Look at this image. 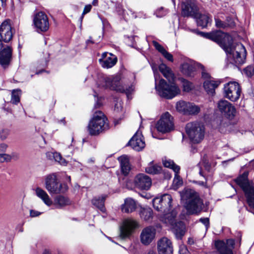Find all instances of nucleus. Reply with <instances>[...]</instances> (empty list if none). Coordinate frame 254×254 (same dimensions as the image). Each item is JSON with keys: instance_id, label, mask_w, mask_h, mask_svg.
<instances>
[{"instance_id": "nucleus-55", "label": "nucleus", "mask_w": 254, "mask_h": 254, "mask_svg": "<svg viewBox=\"0 0 254 254\" xmlns=\"http://www.w3.org/2000/svg\"><path fill=\"white\" fill-rule=\"evenodd\" d=\"M98 0H93L92 1V4L94 6H96L98 5Z\"/></svg>"}, {"instance_id": "nucleus-59", "label": "nucleus", "mask_w": 254, "mask_h": 254, "mask_svg": "<svg viewBox=\"0 0 254 254\" xmlns=\"http://www.w3.org/2000/svg\"><path fill=\"white\" fill-rule=\"evenodd\" d=\"M147 254H156V253L153 251H150Z\"/></svg>"}, {"instance_id": "nucleus-7", "label": "nucleus", "mask_w": 254, "mask_h": 254, "mask_svg": "<svg viewBox=\"0 0 254 254\" xmlns=\"http://www.w3.org/2000/svg\"><path fill=\"white\" fill-rule=\"evenodd\" d=\"M45 188L51 194L65 192L68 189L67 186L59 182L57 176L53 173L48 175L45 178Z\"/></svg>"}, {"instance_id": "nucleus-6", "label": "nucleus", "mask_w": 254, "mask_h": 254, "mask_svg": "<svg viewBox=\"0 0 254 254\" xmlns=\"http://www.w3.org/2000/svg\"><path fill=\"white\" fill-rule=\"evenodd\" d=\"M186 131L192 143H198L204 138L205 128L198 122H190L187 124Z\"/></svg>"}, {"instance_id": "nucleus-2", "label": "nucleus", "mask_w": 254, "mask_h": 254, "mask_svg": "<svg viewBox=\"0 0 254 254\" xmlns=\"http://www.w3.org/2000/svg\"><path fill=\"white\" fill-rule=\"evenodd\" d=\"M159 69L170 84H168L164 79H161L159 80V83L157 84L158 75L154 73L156 82L155 88L161 97L168 99H172L180 93V89L174 83L175 78L174 74L171 69L164 64H160Z\"/></svg>"}, {"instance_id": "nucleus-25", "label": "nucleus", "mask_w": 254, "mask_h": 254, "mask_svg": "<svg viewBox=\"0 0 254 254\" xmlns=\"http://www.w3.org/2000/svg\"><path fill=\"white\" fill-rule=\"evenodd\" d=\"M118 160L120 162L122 173L125 176L128 175L130 170V166L127 156V155L121 156L119 157Z\"/></svg>"}, {"instance_id": "nucleus-34", "label": "nucleus", "mask_w": 254, "mask_h": 254, "mask_svg": "<svg viewBox=\"0 0 254 254\" xmlns=\"http://www.w3.org/2000/svg\"><path fill=\"white\" fill-rule=\"evenodd\" d=\"M188 105L189 102L180 101L176 103V109L180 113L187 114L188 112Z\"/></svg>"}, {"instance_id": "nucleus-49", "label": "nucleus", "mask_w": 254, "mask_h": 254, "mask_svg": "<svg viewBox=\"0 0 254 254\" xmlns=\"http://www.w3.org/2000/svg\"><path fill=\"white\" fill-rule=\"evenodd\" d=\"M179 252L180 254H190L187 247L184 245H180Z\"/></svg>"}, {"instance_id": "nucleus-41", "label": "nucleus", "mask_w": 254, "mask_h": 254, "mask_svg": "<svg viewBox=\"0 0 254 254\" xmlns=\"http://www.w3.org/2000/svg\"><path fill=\"white\" fill-rule=\"evenodd\" d=\"M10 130L8 128H3L0 130V138L2 140L6 139L9 135Z\"/></svg>"}, {"instance_id": "nucleus-31", "label": "nucleus", "mask_w": 254, "mask_h": 254, "mask_svg": "<svg viewBox=\"0 0 254 254\" xmlns=\"http://www.w3.org/2000/svg\"><path fill=\"white\" fill-rule=\"evenodd\" d=\"M47 157L50 160H55L61 165L65 166L67 164L65 160L63 158L61 155L58 152H49L47 153Z\"/></svg>"}, {"instance_id": "nucleus-54", "label": "nucleus", "mask_w": 254, "mask_h": 254, "mask_svg": "<svg viewBox=\"0 0 254 254\" xmlns=\"http://www.w3.org/2000/svg\"><path fill=\"white\" fill-rule=\"evenodd\" d=\"M188 243L189 245H192L194 243V241L192 238H189L188 240Z\"/></svg>"}, {"instance_id": "nucleus-36", "label": "nucleus", "mask_w": 254, "mask_h": 254, "mask_svg": "<svg viewBox=\"0 0 254 254\" xmlns=\"http://www.w3.org/2000/svg\"><path fill=\"white\" fill-rule=\"evenodd\" d=\"M21 91L20 89H14L12 91L11 102L13 104H17L20 102Z\"/></svg>"}, {"instance_id": "nucleus-48", "label": "nucleus", "mask_w": 254, "mask_h": 254, "mask_svg": "<svg viewBox=\"0 0 254 254\" xmlns=\"http://www.w3.org/2000/svg\"><path fill=\"white\" fill-rule=\"evenodd\" d=\"M123 109V102L121 100L118 101L115 105V111L119 112Z\"/></svg>"}, {"instance_id": "nucleus-40", "label": "nucleus", "mask_w": 254, "mask_h": 254, "mask_svg": "<svg viewBox=\"0 0 254 254\" xmlns=\"http://www.w3.org/2000/svg\"><path fill=\"white\" fill-rule=\"evenodd\" d=\"M182 184L183 181L179 175V173H175L172 185L173 189L177 190Z\"/></svg>"}, {"instance_id": "nucleus-20", "label": "nucleus", "mask_w": 254, "mask_h": 254, "mask_svg": "<svg viewBox=\"0 0 254 254\" xmlns=\"http://www.w3.org/2000/svg\"><path fill=\"white\" fill-rule=\"evenodd\" d=\"M99 62L103 68H110L116 64L117 58L111 53H103L102 59H99Z\"/></svg>"}, {"instance_id": "nucleus-32", "label": "nucleus", "mask_w": 254, "mask_h": 254, "mask_svg": "<svg viewBox=\"0 0 254 254\" xmlns=\"http://www.w3.org/2000/svg\"><path fill=\"white\" fill-rule=\"evenodd\" d=\"M55 204L56 205L57 208H60L66 205L70 204V200L66 197L63 195H58L56 196L54 200Z\"/></svg>"}, {"instance_id": "nucleus-45", "label": "nucleus", "mask_w": 254, "mask_h": 254, "mask_svg": "<svg viewBox=\"0 0 254 254\" xmlns=\"http://www.w3.org/2000/svg\"><path fill=\"white\" fill-rule=\"evenodd\" d=\"M91 8H92V6L90 4H88V5H86L85 6L83 11L82 12V15H81V17H80V20L81 22H82V21L83 20L84 15L85 14H86V13H88L89 12H90L91 9Z\"/></svg>"}, {"instance_id": "nucleus-46", "label": "nucleus", "mask_w": 254, "mask_h": 254, "mask_svg": "<svg viewBox=\"0 0 254 254\" xmlns=\"http://www.w3.org/2000/svg\"><path fill=\"white\" fill-rule=\"evenodd\" d=\"M11 160L10 155L7 154H0V161L1 162H9Z\"/></svg>"}, {"instance_id": "nucleus-64", "label": "nucleus", "mask_w": 254, "mask_h": 254, "mask_svg": "<svg viewBox=\"0 0 254 254\" xmlns=\"http://www.w3.org/2000/svg\"><path fill=\"white\" fill-rule=\"evenodd\" d=\"M41 71H40V72H36V74H39Z\"/></svg>"}, {"instance_id": "nucleus-4", "label": "nucleus", "mask_w": 254, "mask_h": 254, "mask_svg": "<svg viewBox=\"0 0 254 254\" xmlns=\"http://www.w3.org/2000/svg\"><path fill=\"white\" fill-rule=\"evenodd\" d=\"M182 199L186 200V208L190 214H195L202 209L203 202L194 190L187 189L181 193Z\"/></svg>"}, {"instance_id": "nucleus-47", "label": "nucleus", "mask_w": 254, "mask_h": 254, "mask_svg": "<svg viewBox=\"0 0 254 254\" xmlns=\"http://www.w3.org/2000/svg\"><path fill=\"white\" fill-rule=\"evenodd\" d=\"M161 54L168 61L171 62H173L174 59H173V55L171 54H170V53H169L168 52H167L166 50L164 51V52Z\"/></svg>"}, {"instance_id": "nucleus-57", "label": "nucleus", "mask_w": 254, "mask_h": 254, "mask_svg": "<svg viewBox=\"0 0 254 254\" xmlns=\"http://www.w3.org/2000/svg\"><path fill=\"white\" fill-rule=\"evenodd\" d=\"M232 21H233L231 18H227L225 22H226L227 23H231Z\"/></svg>"}, {"instance_id": "nucleus-26", "label": "nucleus", "mask_w": 254, "mask_h": 254, "mask_svg": "<svg viewBox=\"0 0 254 254\" xmlns=\"http://www.w3.org/2000/svg\"><path fill=\"white\" fill-rule=\"evenodd\" d=\"M182 72L187 76H192L195 70L194 64L189 63H184L181 65Z\"/></svg>"}, {"instance_id": "nucleus-56", "label": "nucleus", "mask_w": 254, "mask_h": 254, "mask_svg": "<svg viewBox=\"0 0 254 254\" xmlns=\"http://www.w3.org/2000/svg\"><path fill=\"white\" fill-rule=\"evenodd\" d=\"M198 184L200 185V186H205L206 183L205 182H202V181H199L198 182Z\"/></svg>"}, {"instance_id": "nucleus-37", "label": "nucleus", "mask_w": 254, "mask_h": 254, "mask_svg": "<svg viewBox=\"0 0 254 254\" xmlns=\"http://www.w3.org/2000/svg\"><path fill=\"white\" fill-rule=\"evenodd\" d=\"M215 25L217 28L225 29L228 27L234 26V22L232 21L231 23H227L223 21L218 18H215Z\"/></svg>"}, {"instance_id": "nucleus-23", "label": "nucleus", "mask_w": 254, "mask_h": 254, "mask_svg": "<svg viewBox=\"0 0 254 254\" xmlns=\"http://www.w3.org/2000/svg\"><path fill=\"white\" fill-rule=\"evenodd\" d=\"M35 191L36 195L40 198L46 205L48 206L52 205L53 201L46 191L39 187L36 188Z\"/></svg>"}, {"instance_id": "nucleus-58", "label": "nucleus", "mask_w": 254, "mask_h": 254, "mask_svg": "<svg viewBox=\"0 0 254 254\" xmlns=\"http://www.w3.org/2000/svg\"><path fill=\"white\" fill-rule=\"evenodd\" d=\"M60 123H62L64 125H65V121L64 118V119H62L61 120H60Z\"/></svg>"}, {"instance_id": "nucleus-33", "label": "nucleus", "mask_w": 254, "mask_h": 254, "mask_svg": "<svg viewBox=\"0 0 254 254\" xmlns=\"http://www.w3.org/2000/svg\"><path fill=\"white\" fill-rule=\"evenodd\" d=\"M153 211L149 208H143L141 209L140 215L142 219L145 221H148L152 217Z\"/></svg>"}, {"instance_id": "nucleus-35", "label": "nucleus", "mask_w": 254, "mask_h": 254, "mask_svg": "<svg viewBox=\"0 0 254 254\" xmlns=\"http://www.w3.org/2000/svg\"><path fill=\"white\" fill-rule=\"evenodd\" d=\"M163 165L164 167L172 169L175 173H179L180 167L178 165L175 164L173 161L171 160H163Z\"/></svg>"}, {"instance_id": "nucleus-62", "label": "nucleus", "mask_w": 254, "mask_h": 254, "mask_svg": "<svg viewBox=\"0 0 254 254\" xmlns=\"http://www.w3.org/2000/svg\"><path fill=\"white\" fill-rule=\"evenodd\" d=\"M87 43H93V42L92 41H91V40L89 39V40H87Z\"/></svg>"}, {"instance_id": "nucleus-5", "label": "nucleus", "mask_w": 254, "mask_h": 254, "mask_svg": "<svg viewBox=\"0 0 254 254\" xmlns=\"http://www.w3.org/2000/svg\"><path fill=\"white\" fill-rule=\"evenodd\" d=\"M121 79L120 75H116L112 78L105 77L102 79V82L99 86L104 88H109L117 92L125 93L128 99L131 98V97L130 96L134 89V84L133 83L129 85L121 84Z\"/></svg>"}, {"instance_id": "nucleus-38", "label": "nucleus", "mask_w": 254, "mask_h": 254, "mask_svg": "<svg viewBox=\"0 0 254 254\" xmlns=\"http://www.w3.org/2000/svg\"><path fill=\"white\" fill-rule=\"evenodd\" d=\"M188 115L197 114L200 112V108L192 103H189L188 105Z\"/></svg>"}, {"instance_id": "nucleus-12", "label": "nucleus", "mask_w": 254, "mask_h": 254, "mask_svg": "<svg viewBox=\"0 0 254 254\" xmlns=\"http://www.w3.org/2000/svg\"><path fill=\"white\" fill-rule=\"evenodd\" d=\"M199 10V4L195 0H187L182 3V14L184 17L197 18Z\"/></svg>"}, {"instance_id": "nucleus-21", "label": "nucleus", "mask_w": 254, "mask_h": 254, "mask_svg": "<svg viewBox=\"0 0 254 254\" xmlns=\"http://www.w3.org/2000/svg\"><path fill=\"white\" fill-rule=\"evenodd\" d=\"M129 145L135 150L139 151L145 147V141L141 133L137 131L128 142Z\"/></svg>"}, {"instance_id": "nucleus-3", "label": "nucleus", "mask_w": 254, "mask_h": 254, "mask_svg": "<svg viewBox=\"0 0 254 254\" xmlns=\"http://www.w3.org/2000/svg\"><path fill=\"white\" fill-rule=\"evenodd\" d=\"M110 128L108 120L101 111L96 112L89 121L87 129L91 135H98Z\"/></svg>"}, {"instance_id": "nucleus-50", "label": "nucleus", "mask_w": 254, "mask_h": 254, "mask_svg": "<svg viewBox=\"0 0 254 254\" xmlns=\"http://www.w3.org/2000/svg\"><path fill=\"white\" fill-rule=\"evenodd\" d=\"M199 221L201 222L202 223H203L206 229H207L209 226V220L208 218H202L199 219Z\"/></svg>"}, {"instance_id": "nucleus-53", "label": "nucleus", "mask_w": 254, "mask_h": 254, "mask_svg": "<svg viewBox=\"0 0 254 254\" xmlns=\"http://www.w3.org/2000/svg\"><path fill=\"white\" fill-rule=\"evenodd\" d=\"M7 145L5 143L0 144V152H5L7 148Z\"/></svg>"}, {"instance_id": "nucleus-17", "label": "nucleus", "mask_w": 254, "mask_h": 254, "mask_svg": "<svg viewBox=\"0 0 254 254\" xmlns=\"http://www.w3.org/2000/svg\"><path fill=\"white\" fill-rule=\"evenodd\" d=\"M135 187L141 190H148L152 185L151 178L147 175L140 173L137 175L134 179Z\"/></svg>"}, {"instance_id": "nucleus-15", "label": "nucleus", "mask_w": 254, "mask_h": 254, "mask_svg": "<svg viewBox=\"0 0 254 254\" xmlns=\"http://www.w3.org/2000/svg\"><path fill=\"white\" fill-rule=\"evenodd\" d=\"M13 33L9 20H4L0 25V49L3 47L2 41L8 43L12 38Z\"/></svg>"}, {"instance_id": "nucleus-51", "label": "nucleus", "mask_w": 254, "mask_h": 254, "mask_svg": "<svg viewBox=\"0 0 254 254\" xmlns=\"http://www.w3.org/2000/svg\"><path fill=\"white\" fill-rule=\"evenodd\" d=\"M156 16L158 17H161L165 15V13L164 12V9L161 7L157 10L156 12Z\"/></svg>"}, {"instance_id": "nucleus-8", "label": "nucleus", "mask_w": 254, "mask_h": 254, "mask_svg": "<svg viewBox=\"0 0 254 254\" xmlns=\"http://www.w3.org/2000/svg\"><path fill=\"white\" fill-rule=\"evenodd\" d=\"M139 227L138 222L132 219H125L120 227V237L123 240L130 239Z\"/></svg>"}, {"instance_id": "nucleus-52", "label": "nucleus", "mask_w": 254, "mask_h": 254, "mask_svg": "<svg viewBox=\"0 0 254 254\" xmlns=\"http://www.w3.org/2000/svg\"><path fill=\"white\" fill-rule=\"evenodd\" d=\"M41 214V213L39 211L34 210H30V215L32 217L38 216Z\"/></svg>"}, {"instance_id": "nucleus-13", "label": "nucleus", "mask_w": 254, "mask_h": 254, "mask_svg": "<svg viewBox=\"0 0 254 254\" xmlns=\"http://www.w3.org/2000/svg\"><path fill=\"white\" fill-rule=\"evenodd\" d=\"M157 130L162 133H166L173 130L174 128L173 117L166 112L162 115L156 124Z\"/></svg>"}, {"instance_id": "nucleus-27", "label": "nucleus", "mask_w": 254, "mask_h": 254, "mask_svg": "<svg viewBox=\"0 0 254 254\" xmlns=\"http://www.w3.org/2000/svg\"><path fill=\"white\" fill-rule=\"evenodd\" d=\"M196 18L197 25L202 28L206 27L212 21L211 18L208 14H202L199 13Z\"/></svg>"}, {"instance_id": "nucleus-10", "label": "nucleus", "mask_w": 254, "mask_h": 254, "mask_svg": "<svg viewBox=\"0 0 254 254\" xmlns=\"http://www.w3.org/2000/svg\"><path fill=\"white\" fill-rule=\"evenodd\" d=\"M33 24L35 30L39 33L47 32L50 27L49 20L47 15L43 11H39L34 14Z\"/></svg>"}, {"instance_id": "nucleus-28", "label": "nucleus", "mask_w": 254, "mask_h": 254, "mask_svg": "<svg viewBox=\"0 0 254 254\" xmlns=\"http://www.w3.org/2000/svg\"><path fill=\"white\" fill-rule=\"evenodd\" d=\"M185 226L182 222H179L176 224L173 229V232L175 237L178 240H181L184 236L186 230Z\"/></svg>"}, {"instance_id": "nucleus-9", "label": "nucleus", "mask_w": 254, "mask_h": 254, "mask_svg": "<svg viewBox=\"0 0 254 254\" xmlns=\"http://www.w3.org/2000/svg\"><path fill=\"white\" fill-rule=\"evenodd\" d=\"M172 197L169 194L165 193L160 197H156L153 200L154 208L158 211L167 213L172 207Z\"/></svg>"}, {"instance_id": "nucleus-19", "label": "nucleus", "mask_w": 254, "mask_h": 254, "mask_svg": "<svg viewBox=\"0 0 254 254\" xmlns=\"http://www.w3.org/2000/svg\"><path fill=\"white\" fill-rule=\"evenodd\" d=\"M156 230L152 227L149 226L144 228L140 234V241L144 245L150 244L155 237Z\"/></svg>"}, {"instance_id": "nucleus-63", "label": "nucleus", "mask_w": 254, "mask_h": 254, "mask_svg": "<svg viewBox=\"0 0 254 254\" xmlns=\"http://www.w3.org/2000/svg\"><path fill=\"white\" fill-rule=\"evenodd\" d=\"M2 3H3L4 2L6 1V0H0Z\"/></svg>"}, {"instance_id": "nucleus-18", "label": "nucleus", "mask_w": 254, "mask_h": 254, "mask_svg": "<svg viewBox=\"0 0 254 254\" xmlns=\"http://www.w3.org/2000/svg\"><path fill=\"white\" fill-rule=\"evenodd\" d=\"M157 250L159 254H173V248L172 242L167 237H163L157 242Z\"/></svg>"}, {"instance_id": "nucleus-22", "label": "nucleus", "mask_w": 254, "mask_h": 254, "mask_svg": "<svg viewBox=\"0 0 254 254\" xmlns=\"http://www.w3.org/2000/svg\"><path fill=\"white\" fill-rule=\"evenodd\" d=\"M136 208V201L130 197L125 199L124 203L122 205V211L127 213L134 211Z\"/></svg>"}, {"instance_id": "nucleus-14", "label": "nucleus", "mask_w": 254, "mask_h": 254, "mask_svg": "<svg viewBox=\"0 0 254 254\" xmlns=\"http://www.w3.org/2000/svg\"><path fill=\"white\" fill-rule=\"evenodd\" d=\"M217 107L221 113L227 119L232 120L236 114L235 107L226 100H221L217 103Z\"/></svg>"}, {"instance_id": "nucleus-42", "label": "nucleus", "mask_w": 254, "mask_h": 254, "mask_svg": "<svg viewBox=\"0 0 254 254\" xmlns=\"http://www.w3.org/2000/svg\"><path fill=\"white\" fill-rule=\"evenodd\" d=\"M198 67L200 68L202 70V71H201L202 78H203V79H204L205 80H211L210 79L211 77H210V74L205 71V70H204V66L202 65H201L200 64H198Z\"/></svg>"}, {"instance_id": "nucleus-43", "label": "nucleus", "mask_w": 254, "mask_h": 254, "mask_svg": "<svg viewBox=\"0 0 254 254\" xmlns=\"http://www.w3.org/2000/svg\"><path fill=\"white\" fill-rule=\"evenodd\" d=\"M244 72L248 76H252L254 74V66H248L244 69Z\"/></svg>"}, {"instance_id": "nucleus-61", "label": "nucleus", "mask_w": 254, "mask_h": 254, "mask_svg": "<svg viewBox=\"0 0 254 254\" xmlns=\"http://www.w3.org/2000/svg\"><path fill=\"white\" fill-rule=\"evenodd\" d=\"M114 124H115V125H117L119 124V121L118 120H115Z\"/></svg>"}, {"instance_id": "nucleus-44", "label": "nucleus", "mask_w": 254, "mask_h": 254, "mask_svg": "<svg viewBox=\"0 0 254 254\" xmlns=\"http://www.w3.org/2000/svg\"><path fill=\"white\" fill-rule=\"evenodd\" d=\"M152 44L155 49L161 54L166 50L162 45L155 41H153Z\"/></svg>"}, {"instance_id": "nucleus-60", "label": "nucleus", "mask_w": 254, "mask_h": 254, "mask_svg": "<svg viewBox=\"0 0 254 254\" xmlns=\"http://www.w3.org/2000/svg\"><path fill=\"white\" fill-rule=\"evenodd\" d=\"M43 254H51L48 251L45 250Z\"/></svg>"}, {"instance_id": "nucleus-24", "label": "nucleus", "mask_w": 254, "mask_h": 254, "mask_svg": "<svg viewBox=\"0 0 254 254\" xmlns=\"http://www.w3.org/2000/svg\"><path fill=\"white\" fill-rule=\"evenodd\" d=\"M219 81L213 80H205L203 83V87L208 94H212L215 93V89L220 84Z\"/></svg>"}, {"instance_id": "nucleus-11", "label": "nucleus", "mask_w": 254, "mask_h": 254, "mask_svg": "<svg viewBox=\"0 0 254 254\" xmlns=\"http://www.w3.org/2000/svg\"><path fill=\"white\" fill-rule=\"evenodd\" d=\"M224 96L232 102L237 101L241 93V89L237 82H229L223 88Z\"/></svg>"}, {"instance_id": "nucleus-1", "label": "nucleus", "mask_w": 254, "mask_h": 254, "mask_svg": "<svg viewBox=\"0 0 254 254\" xmlns=\"http://www.w3.org/2000/svg\"><path fill=\"white\" fill-rule=\"evenodd\" d=\"M202 36L216 42L227 55L232 57L236 64L244 63L247 52L245 47L240 43H233L232 37L221 31L210 33L201 32Z\"/></svg>"}, {"instance_id": "nucleus-29", "label": "nucleus", "mask_w": 254, "mask_h": 254, "mask_svg": "<svg viewBox=\"0 0 254 254\" xmlns=\"http://www.w3.org/2000/svg\"><path fill=\"white\" fill-rule=\"evenodd\" d=\"M106 197V195H103L101 196L95 197L92 200V203L93 205L100 209L102 212H105V208L104 206V202Z\"/></svg>"}, {"instance_id": "nucleus-30", "label": "nucleus", "mask_w": 254, "mask_h": 254, "mask_svg": "<svg viewBox=\"0 0 254 254\" xmlns=\"http://www.w3.org/2000/svg\"><path fill=\"white\" fill-rule=\"evenodd\" d=\"M162 168L160 165L155 164L153 161L150 162L145 168V172L149 174H158L162 171Z\"/></svg>"}, {"instance_id": "nucleus-16", "label": "nucleus", "mask_w": 254, "mask_h": 254, "mask_svg": "<svg viewBox=\"0 0 254 254\" xmlns=\"http://www.w3.org/2000/svg\"><path fill=\"white\" fill-rule=\"evenodd\" d=\"M215 245L220 254H233L235 240L233 239L218 240L215 242Z\"/></svg>"}, {"instance_id": "nucleus-39", "label": "nucleus", "mask_w": 254, "mask_h": 254, "mask_svg": "<svg viewBox=\"0 0 254 254\" xmlns=\"http://www.w3.org/2000/svg\"><path fill=\"white\" fill-rule=\"evenodd\" d=\"M181 80L184 91L188 92L193 88V85L190 82L184 78H182Z\"/></svg>"}]
</instances>
